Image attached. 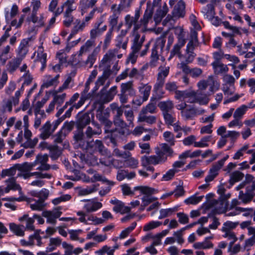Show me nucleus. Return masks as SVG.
<instances>
[{
    "instance_id": "obj_1",
    "label": "nucleus",
    "mask_w": 255,
    "mask_h": 255,
    "mask_svg": "<svg viewBox=\"0 0 255 255\" xmlns=\"http://www.w3.org/2000/svg\"><path fill=\"white\" fill-rule=\"evenodd\" d=\"M176 99L183 101L186 103L193 104L197 103L200 105H206L209 102V99L206 94L197 93L192 90L178 91L174 96Z\"/></svg>"
},
{
    "instance_id": "obj_2",
    "label": "nucleus",
    "mask_w": 255,
    "mask_h": 255,
    "mask_svg": "<svg viewBox=\"0 0 255 255\" xmlns=\"http://www.w3.org/2000/svg\"><path fill=\"white\" fill-rule=\"evenodd\" d=\"M169 72V67L160 66L158 68V73L157 75V80L154 85V90L157 93H164L162 92L166 77L168 75Z\"/></svg>"
},
{
    "instance_id": "obj_3",
    "label": "nucleus",
    "mask_w": 255,
    "mask_h": 255,
    "mask_svg": "<svg viewBox=\"0 0 255 255\" xmlns=\"http://www.w3.org/2000/svg\"><path fill=\"white\" fill-rule=\"evenodd\" d=\"M26 22L30 24L31 23L33 24V27L28 29V32L31 33L35 31V29L38 27L43 26L45 23L43 14H41L39 16L35 12H31L26 18Z\"/></svg>"
},
{
    "instance_id": "obj_4",
    "label": "nucleus",
    "mask_w": 255,
    "mask_h": 255,
    "mask_svg": "<svg viewBox=\"0 0 255 255\" xmlns=\"http://www.w3.org/2000/svg\"><path fill=\"white\" fill-rule=\"evenodd\" d=\"M166 159L167 158L164 156L163 152H158L157 153V155L143 156L141 159V164L143 167H146L149 164L156 165L165 162Z\"/></svg>"
},
{
    "instance_id": "obj_5",
    "label": "nucleus",
    "mask_w": 255,
    "mask_h": 255,
    "mask_svg": "<svg viewBox=\"0 0 255 255\" xmlns=\"http://www.w3.org/2000/svg\"><path fill=\"white\" fill-rule=\"evenodd\" d=\"M31 167L27 163H24L22 164H16L8 169L2 170L1 173V177L4 178L6 176H14L16 174L17 170L19 171H26L30 170Z\"/></svg>"
},
{
    "instance_id": "obj_6",
    "label": "nucleus",
    "mask_w": 255,
    "mask_h": 255,
    "mask_svg": "<svg viewBox=\"0 0 255 255\" xmlns=\"http://www.w3.org/2000/svg\"><path fill=\"white\" fill-rule=\"evenodd\" d=\"M20 94V91L17 90L15 92L14 96L2 101V107L4 112H11L12 111V105L16 106L18 104Z\"/></svg>"
},
{
    "instance_id": "obj_7",
    "label": "nucleus",
    "mask_w": 255,
    "mask_h": 255,
    "mask_svg": "<svg viewBox=\"0 0 255 255\" xmlns=\"http://www.w3.org/2000/svg\"><path fill=\"white\" fill-rule=\"evenodd\" d=\"M88 150L93 152L98 151L101 155L106 156L110 157L111 155V152L105 148L102 141L100 140L90 142Z\"/></svg>"
},
{
    "instance_id": "obj_8",
    "label": "nucleus",
    "mask_w": 255,
    "mask_h": 255,
    "mask_svg": "<svg viewBox=\"0 0 255 255\" xmlns=\"http://www.w3.org/2000/svg\"><path fill=\"white\" fill-rule=\"evenodd\" d=\"M205 112L204 109H197L193 106H189L185 110L181 112V116L185 120L192 119L197 115H201Z\"/></svg>"
},
{
    "instance_id": "obj_9",
    "label": "nucleus",
    "mask_w": 255,
    "mask_h": 255,
    "mask_svg": "<svg viewBox=\"0 0 255 255\" xmlns=\"http://www.w3.org/2000/svg\"><path fill=\"white\" fill-rule=\"evenodd\" d=\"M166 42L165 37L161 36L156 39L151 49V57H159V52H162Z\"/></svg>"
},
{
    "instance_id": "obj_10",
    "label": "nucleus",
    "mask_w": 255,
    "mask_h": 255,
    "mask_svg": "<svg viewBox=\"0 0 255 255\" xmlns=\"http://www.w3.org/2000/svg\"><path fill=\"white\" fill-rule=\"evenodd\" d=\"M110 203L114 205L113 210L116 213H120L121 214L129 213L130 211V208L128 206H125L124 203L116 198L111 199Z\"/></svg>"
},
{
    "instance_id": "obj_11",
    "label": "nucleus",
    "mask_w": 255,
    "mask_h": 255,
    "mask_svg": "<svg viewBox=\"0 0 255 255\" xmlns=\"http://www.w3.org/2000/svg\"><path fill=\"white\" fill-rule=\"evenodd\" d=\"M62 212L58 210L53 211H44L42 212V216L47 219L46 222L53 225L56 223V219L60 217Z\"/></svg>"
},
{
    "instance_id": "obj_12",
    "label": "nucleus",
    "mask_w": 255,
    "mask_h": 255,
    "mask_svg": "<svg viewBox=\"0 0 255 255\" xmlns=\"http://www.w3.org/2000/svg\"><path fill=\"white\" fill-rule=\"evenodd\" d=\"M39 130L40 131L39 137L43 140L49 138L54 132L52 128L51 123L49 121H47L43 125Z\"/></svg>"
},
{
    "instance_id": "obj_13",
    "label": "nucleus",
    "mask_w": 255,
    "mask_h": 255,
    "mask_svg": "<svg viewBox=\"0 0 255 255\" xmlns=\"http://www.w3.org/2000/svg\"><path fill=\"white\" fill-rule=\"evenodd\" d=\"M103 206L102 203L97 201L95 199L88 200L85 203L83 209L87 213H93L101 209Z\"/></svg>"
},
{
    "instance_id": "obj_14",
    "label": "nucleus",
    "mask_w": 255,
    "mask_h": 255,
    "mask_svg": "<svg viewBox=\"0 0 255 255\" xmlns=\"http://www.w3.org/2000/svg\"><path fill=\"white\" fill-rule=\"evenodd\" d=\"M74 139L82 149L89 150L90 142L85 139V135L82 131L79 130L74 135Z\"/></svg>"
},
{
    "instance_id": "obj_15",
    "label": "nucleus",
    "mask_w": 255,
    "mask_h": 255,
    "mask_svg": "<svg viewBox=\"0 0 255 255\" xmlns=\"http://www.w3.org/2000/svg\"><path fill=\"white\" fill-rule=\"evenodd\" d=\"M185 4L183 1H178L174 6L172 14L173 17H183L185 14Z\"/></svg>"
},
{
    "instance_id": "obj_16",
    "label": "nucleus",
    "mask_w": 255,
    "mask_h": 255,
    "mask_svg": "<svg viewBox=\"0 0 255 255\" xmlns=\"http://www.w3.org/2000/svg\"><path fill=\"white\" fill-rule=\"evenodd\" d=\"M23 60L16 56L9 60L6 65V71L10 74L13 73L19 67Z\"/></svg>"
},
{
    "instance_id": "obj_17",
    "label": "nucleus",
    "mask_w": 255,
    "mask_h": 255,
    "mask_svg": "<svg viewBox=\"0 0 255 255\" xmlns=\"http://www.w3.org/2000/svg\"><path fill=\"white\" fill-rule=\"evenodd\" d=\"M31 38L23 39L21 40L18 49H17V57L23 59L28 52V46L29 41Z\"/></svg>"
},
{
    "instance_id": "obj_18",
    "label": "nucleus",
    "mask_w": 255,
    "mask_h": 255,
    "mask_svg": "<svg viewBox=\"0 0 255 255\" xmlns=\"http://www.w3.org/2000/svg\"><path fill=\"white\" fill-rule=\"evenodd\" d=\"M211 65L213 67L214 73L217 75L226 73L229 71L227 65L224 64L219 60H215L212 63Z\"/></svg>"
},
{
    "instance_id": "obj_19",
    "label": "nucleus",
    "mask_w": 255,
    "mask_h": 255,
    "mask_svg": "<svg viewBox=\"0 0 255 255\" xmlns=\"http://www.w3.org/2000/svg\"><path fill=\"white\" fill-rule=\"evenodd\" d=\"M121 92L128 93L130 96L135 94V90L133 88V82L131 81L122 83L121 85Z\"/></svg>"
},
{
    "instance_id": "obj_20",
    "label": "nucleus",
    "mask_w": 255,
    "mask_h": 255,
    "mask_svg": "<svg viewBox=\"0 0 255 255\" xmlns=\"http://www.w3.org/2000/svg\"><path fill=\"white\" fill-rule=\"evenodd\" d=\"M158 106L162 111V114H164L167 113H171L174 107V104L171 101L168 100L160 102L158 104Z\"/></svg>"
},
{
    "instance_id": "obj_21",
    "label": "nucleus",
    "mask_w": 255,
    "mask_h": 255,
    "mask_svg": "<svg viewBox=\"0 0 255 255\" xmlns=\"http://www.w3.org/2000/svg\"><path fill=\"white\" fill-rule=\"evenodd\" d=\"M10 230L15 235L19 237H23L24 235V227L23 225H16L11 223L9 224Z\"/></svg>"
},
{
    "instance_id": "obj_22",
    "label": "nucleus",
    "mask_w": 255,
    "mask_h": 255,
    "mask_svg": "<svg viewBox=\"0 0 255 255\" xmlns=\"http://www.w3.org/2000/svg\"><path fill=\"white\" fill-rule=\"evenodd\" d=\"M151 89V86L148 84L141 83L138 87L140 94L142 95L143 101L147 100Z\"/></svg>"
},
{
    "instance_id": "obj_23",
    "label": "nucleus",
    "mask_w": 255,
    "mask_h": 255,
    "mask_svg": "<svg viewBox=\"0 0 255 255\" xmlns=\"http://www.w3.org/2000/svg\"><path fill=\"white\" fill-rule=\"evenodd\" d=\"M103 110V106L101 105L100 108L97 110V118L107 128H110L113 123L111 121L107 119L106 118L102 115V111Z\"/></svg>"
},
{
    "instance_id": "obj_24",
    "label": "nucleus",
    "mask_w": 255,
    "mask_h": 255,
    "mask_svg": "<svg viewBox=\"0 0 255 255\" xmlns=\"http://www.w3.org/2000/svg\"><path fill=\"white\" fill-rule=\"evenodd\" d=\"M114 123L119 132L124 134L128 125L122 119H114Z\"/></svg>"
},
{
    "instance_id": "obj_25",
    "label": "nucleus",
    "mask_w": 255,
    "mask_h": 255,
    "mask_svg": "<svg viewBox=\"0 0 255 255\" xmlns=\"http://www.w3.org/2000/svg\"><path fill=\"white\" fill-rule=\"evenodd\" d=\"M97 1L98 0H80L79 7L82 11V14H84L87 9L93 7Z\"/></svg>"
},
{
    "instance_id": "obj_26",
    "label": "nucleus",
    "mask_w": 255,
    "mask_h": 255,
    "mask_svg": "<svg viewBox=\"0 0 255 255\" xmlns=\"http://www.w3.org/2000/svg\"><path fill=\"white\" fill-rule=\"evenodd\" d=\"M90 118L89 114H83L77 120V128L79 129H82L84 127L88 125L90 123Z\"/></svg>"
},
{
    "instance_id": "obj_27",
    "label": "nucleus",
    "mask_w": 255,
    "mask_h": 255,
    "mask_svg": "<svg viewBox=\"0 0 255 255\" xmlns=\"http://www.w3.org/2000/svg\"><path fill=\"white\" fill-rule=\"evenodd\" d=\"M221 169L216 164L213 165L210 169L208 175L206 177L205 181L206 183H208L213 181L214 178L218 175V171Z\"/></svg>"
},
{
    "instance_id": "obj_28",
    "label": "nucleus",
    "mask_w": 255,
    "mask_h": 255,
    "mask_svg": "<svg viewBox=\"0 0 255 255\" xmlns=\"http://www.w3.org/2000/svg\"><path fill=\"white\" fill-rule=\"evenodd\" d=\"M95 128L93 129L91 127L87 128L85 132L87 138H91L95 135H100L102 133V129L100 126L98 124H94Z\"/></svg>"
},
{
    "instance_id": "obj_29",
    "label": "nucleus",
    "mask_w": 255,
    "mask_h": 255,
    "mask_svg": "<svg viewBox=\"0 0 255 255\" xmlns=\"http://www.w3.org/2000/svg\"><path fill=\"white\" fill-rule=\"evenodd\" d=\"M201 12L205 18L209 19L215 15L214 6L212 4H208L202 8Z\"/></svg>"
},
{
    "instance_id": "obj_30",
    "label": "nucleus",
    "mask_w": 255,
    "mask_h": 255,
    "mask_svg": "<svg viewBox=\"0 0 255 255\" xmlns=\"http://www.w3.org/2000/svg\"><path fill=\"white\" fill-rule=\"evenodd\" d=\"M178 207H174L172 208L160 209L159 210V216L158 217V219H162L171 216L178 210Z\"/></svg>"
},
{
    "instance_id": "obj_31",
    "label": "nucleus",
    "mask_w": 255,
    "mask_h": 255,
    "mask_svg": "<svg viewBox=\"0 0 255 255\" xmlns=\"http://www.w3.org/2000/svg\"><path fill=\"white\" fill-rule=\"evenodd\" d=\"M46 53L43 52L42 48H39L37 51V61L41 63V71H43L46 66Z\"/></svg>"
},
{
    "instance_id": "obj_32",
    "label": "nucleus",
    "mask_w": 255,
    "mask_h": 255,
    "mask_svg": "<svg viewBox=\"0 0 255 255\" xmlns=\"http://www.w3.org/2000/svg\"><path fill=\"white\" fill-rule=\"evenodd\" d=\"M7 187L5 189V192L7 193L10 190L21 191V188L20 185L16 183L15 179L14 178H10L6 180Z\"/></svg>"
},
{
    "instance_id": "obj_33",
    "label": "nucleus",
    "mask_w": 255,
    "mask_h": 255,
    "mask_svg": "<svg viewBox=\"0 0 255 255\" xmlns=\"http://www.w3.org/2000/svg\"><path fill=\"white\" fill-rule=\"evenodd\" d=\"M120 14V11L119 10H116L113 12V14L109 16L108 20L110 25L111 26L110 28H113V30H114V27L118 24Z\"/></svg>"
},
{
    "instance_id": "obj_34",
    "label": "nucleus",
    "mask_w": 255,
    "mask_h": 255,
    "mask_svg": "<svg viewBox=\"0 0 255 255\" xmlns=\"http://www.w3.org/2000/svg\"><path fill=\"white\" fill-rule=\"evenodd\" d=\"M246 188V192L247 193L254 194V191L255 190V182L245 183L242 182L239 184L237 187V190H239L242 188Z\"/></svg>"
},
{
    "instance_id": "obj_35",
    "label": "nucleus",
    "mask_w": 255,
    "mask_h": 255,
    "mask_svg": "<svg viewBox=\"0 0 255 255\" xmlns=\"http://www.w3.org/2000/svg\"><path fill=\"white\" fill-rule=\"evenodd\" d=\"M118 48H115L114 49L110 50L104 56L102 59V62L104 63H107L108 62L113 59L116 57L117 54L119 52Z\"/></svg>"
},
{
    "instance_id": "obj_36",
    "label": "nucleus",
    "mask_w": 255,
    "mask_h": 255,
    "mask_svg": "<svg viewBox=\"0 0 255 255\" xmlns=\"http://www.w3.org/2000/svg\"><path fill=\"white\" fill-rule=\"evenodd\" d=\"M208 82L209 85H210L209 91L214 93L215 91L218 90L220 88V83L215 80L214 77L212 75H210L208 77Z\"/></svg>"
},
{
    "instance_id": "obj_37",
    "label": "nucleus",
    "mask_w": 255,
    "mask_h": 255,
    "mask_svg": "<svg viewBox=\"0 0 255 255\" xmlns=\"http://www.w3.org/2000/svg\"><path fill=\"white\" fill-rule=\"evenodd\" d=\"M207 239L208 238H206L202 242H196L194 243L193 247L195 249H207L213 248V244L207 241Z\"/></svg>"
},
{
    "instance_id": "obj_38",
    "label": "nucleus",
    "mask_w": 255,
    "mask_h": 255,
    "mask_svg": "<svg viewBox=\"0 0 255 255\" xmlns=\"http://www.w3.org/2000/svg\"><path fill=\"white\" fill-rule=\"evenodd\" d=\"M107 26L106 25H104L101 28H93L90 30V38L93 40L101 35L103 33L107 30Z\"/></svg>"
},
{
    "instance_id": "obj_39",
    "label": "nucleus",
    "mask_w": 255,
    "mask_h": 255,
    "mask_svg": "<svg viewBox=\"0 0 255 255\" xmlns=\"http://www.w3.org/2000/svg\"><path fill=\"white\" fill-rule=\"evenodd\" d=\"M75 2L73 0H67L63 4L59 7H62L63 10L64 7L65 6L66 9L64 14L65 15L71 14L73 11L76 9V7H74L73 4Z\"/></svg>"
},
{
    "instance_id": "obj_40",
    "label": "nucleus",
    "mask_w": 255,
    "mask_h": 255,
    "mask_svg": "<svg viewBox=\"0 0 255 255\" xmlns=\"http://www.w3.org/2000/svg\"><path fill=\"white\" fill-rule=\"evenodd\" d=\"M48 149L50 151V156L53 160L58 158L61 153V150L56 145H50L48 147Z\"/></svg>"
},
{
    "instance_id": "obj_41",
    "label": "nucleus",
    "mask_w": 255,
    "mask_h": 255,
    "mask_svg": "<svg viewBox=\"0 0 255 255\" xmlns=\"http://www.w3.org/2000/svg\"><path fill=\"white\" fill-rule=\"evenodd\" d=\"M32 201L34 202L33 203L30 204V207L32 210L42 211L45 206V204L42 200L32 199Z\"/></svg>"
},
{
    "instance_id": "obj_42",
    "label": "nucleus",
    "mask_w": 255,
    "mask_h": 255,
    "mask_svg": "<svg viewBox=\"0 0 255 255\" xmlns=\"http://www.w3.org/2000/svg\"><path fill=\"white\" fill-rule=\"evenodd\" d=\"M10 47L9 45L5 46L0 53V64L4 65L9 58L8 54L10 51Z\"/></svg>"
},
{
    "instance_id": "obj_43",
    "label": "nucleus",
    "mask_w": 255,
    "mask_h": 255,
    "mask_svg": "<svg viewBox=\"0 0 255 255\" xmlns=\"http://www.w3.org/2000/svg\"><path fill=\"white\" fill-rule=\"evenodd\" d=\"M134 190H139L140 193L144 196H150L154 193L155 190L154 188L147 186H136L134 188Z\"/></svg>"
},
{
    "instance_id": "obj_44",
    "label": "nucleus",
    "mask_w": 255,
    "mask_h": 255,
    "mask_svg": "<svg viewBox=\"0 0 255 255\" xmlns=\"http://www.w3.org/2000/svg\"><path fill=\"white\" fill-rule=\"evenodd\" d=\"M136 21L134 20L132 17L130 15H127L125 17V24L128 27V30L129 29L132 25H134V31L139 29V25L136 24Z\"/></svg>"
},
{
    "instance_id": "obj_45",
    "label": "nucleus",
    "mask_w": 255,
    "mask_h": 255,
    "mask_svg": "<svg viewBox=\"0 0 255 255\" xmlns=\"http://www.w3.org/2000/svg\"><path fill=\"white\" fill-rule=\"evenodd\" d=\"M76 21L77 22V24L74 26L71 33L69 36V39L71 38L73 35L77 34L79 31H82L87 25V24L83 21L81 22L80 20H77Z\"/></svg>"
},
{
    "instance_id": "obj_46",
    "label": "nucleus",
    "mask_w": 255,
    "mask_h": 255,
    "mask_svg": "<svg viewBox=\"0 0 255 255\" xmlns=\"http://www.w3.org/2000/svg\"><path fill=\"white\" fill-rule=\"evenodd\" d=\"M95 41L93 39L90 38V39L88 40L84 45H83L79 50V55H81L85 52H87L89 51L90 48L95 46Z\"/></svg>"
},
{
    "instance_id": "obj_47",
    "label": "nucleus",
    "mask_w": 255,
    "mask_h": 255,
    "mask_svg": "<svg viewBox=\"0 0 255 255\" xmlns=\"http://www.w3.org/2000/svg\"><path fill=\"white\" fill-rule=\"evenodd\" d=\"M244 177V174L239 171L233 172L230 175V183L234 184L235 182L241 180Z\"/></svg>"
},
{
    "instance_id": "obj_48",
    "label": "nucleus",
    "mask_w": 255,
    "mask_h": 255,
    "mask_svg": "<svg viewBox=\"0 0 255 255\" xmlns=\"http://www.w3.org/2000/svg\"><path fill=\"white\" fill-rule=\"evenodd\" d=\"M142 45V44L141 42H139V34H136L134 36L131 46L132 51L134 53H138Z\"/></svg>"
},
{
    "instance_id": "obj_49",
    "label": "nucleus",
    "mask_w": 255,
    "mask_h": 255,
    "mask_svg": "<svg viewBox=\"0 0 255 255\" xmlns=\"http://www.w3.org/2000/svg\"><path fill=\"white\" fill-rule=\"evenodd\" d=\"M138 121L140 122H144L148 124H153L156 122V117L153 116H147L146 114L140 113Z\"/></svg>"
},
{
    "instance_id": "obj_50",
    "label": "nucleus",
    "mask_w": 255,
    "mask_h": 255,
    "mask_svg": "<svg viewBox=\"0 0 255 255\" xmlns=\"http://www.w3.org/2000/svg\"><path fill=\"white\" fill-rule=\"evenodd\" d=\"M211 138V135L204 136L199 141H196L194 142V146L195 147H208L209 146L208 142L210 140Z\"/></svg>"
},
{
    "instance_id": "obj_51",
    "label": "nucleus",
    "mask_w": 255,
    "mask_h": 255,
    "mask_svg": "<svg viewBox=\"0 0 255 255\" xmlns=\"http://www.w3.org/2000/svg\"><path fill=\"white\" fill-rule=\"evenodd\" d=\"M128 38H123L121 36H117L116 41V46L117 48L119 49L122 48L123 49H126L127 47V43L128 42Z\"/></svg>"
},
{
    "instance_id": "obj_52",
    "label": "nucleus",
    "mask_w": 255,
    "mask_h": 255,
    "mask_svg": "<svg viewBox=\"0 0 255 255\" xmlns=\"http://www.w3.org/2000/svg\"><path fill=\"white\" fill-rule=\"evenodd\" d=\"M136 226V223L134 222L131 223L129 227L122 231L119 236L120 239H123L127 237L128 235L134 229Z\"/></svg>"
},
{
    "instance_id": "obj_53",
    "label": "nucleus",
    "mask_w": 255,
    "mask_h": 255,
    "mask_svg": "<svg viewBox=\"0 0 255 255\" xmlns=\"http://www.w3.org/2000/svg\"><path fill=\"white\" fill-rule=\"evenodd\" d=\"M204 196H197L196 195H192L184 200L186 204L196 205L201 201Z\"/></svg>"
},
{
    "instance_id": "obj_54",
    "label": "nucleus",
    "mask_w": 255,
    "mask_h": 255,
    "mask_svg": "<svg viewBox=\"0 0 255 255\" xmlns=\"http://www.w3.org/2000/svg\"><path fill=\"white\" fill-rule=\"evenodd\" d=\"M255 196V194L244 193L242 191L239 193V198L244 203L250 202Z\"/></svg>"
},
{
    "instance_id": "obj_55",
    "label": "nucleus",
    "mask_w": 255,
    "mask_h": 255,
    "mask_svg": "<svg viewBox=\"0 0 255 255\" xmlns=\"http://www.w3.org/2000/svg\"><path fill=\"white\" fill-rule=\"evenodd\" d=\"M57 84L50 75H46L41 86L42 88H48L51 86H56Z\"/></svg>"
},
{
    "instance_id": "obj_56",
    "label": "nucleus",
    "mask_w": 255,
    "mask_h": 255,
    "mask_svg": "<svg viewBox=\"0 0 255 255\" xmlns=\"http://www.w3.org/2000/svg\"><path fill=\"white\" fill-rule=\"evenodd\" d=\"M109 157L108 159H105L104 158L100 159V163L102 164V165H104L106 166H109L111 165H113L115 167L117 168H120V167H122V165L121 166H117L116 163L119 162L118 161L115 160V159H113L111 158V156L110 157L108 156Z\"/></svg>"
},
{
    "instance_id": "obj_57",
    "label": "nucleus",
    "mask_w": 255,
    "mask_h": 255,
    "mask_svg": "<svg viewBox=\"0 0 255 255\" xmlns=\"http://www.w3.org/2000/svg\"><path fill=\"white\" fill-rule=\"evenodd\" d=\"M247 109V106L244 105L237 108L233 115L234 118H238L241 120Z\"/></svg>"
},
{
    "instance_id": "obj_58",
    "label": "nucleus",
    "mask_w": 255,
    "mask_h": 255,
    "mask_svg": "<svg viewBox=\"0 0 255 255\" xmlns=\"http://www.w3.org/2000/svg\"><path fill=\"white\" fill-rule=\"evenodd\" d=\"M156 109L155 104L153 103H150L145 107L142 108L140 113L143 114H147V113L153 114L155 113Z\"/></svg>"
},
{
    "instance_id": "obj_59",
    "label": "nucleus",
    "mask_w": 255,
    "mask_h": 255,
    "mask_svg": "<svg viewBox=\"0 0 255 255\" xmlns=\"http://www.w3.org/2000/svg\"><path fill=\"white\" fill-rule=\"evenodd\" d=\"M113 32V28H110L106 33L104 40V44L103 46V49L106 50L109 46L112 38Z\"/></svg>"
},
{
    "instance_id": "obj_60",
    "label": "nucleus",
    "mask_w": 255,
    "mask_h": 255,
    "mask_svg": "<svg viewBox=\"0 0 255 255\" xmlns=\"http://www.w3.org/2000/svg\"><path fill=\"white\" fill-rule=\"evenodd\" d=\"M164 139L171 145L173 146L175 144V139L174 134L170 131H165L163 134Z\"/></svg>"
},
{
    "instance_id": "obj_61",
    "label": "nucleus",
    "mask_w": 255,
    "mask_h": 255,
    "mask_svg": "<svg viewBox=\"0 0 255 255\" xmlns=\"http://www.w3.org/2000/svg\"><path fill=\"white\" fill-rule=\"evenodd\" d=\"M38 141V138L35 137L33 139H27V140L21 144V146L25 148H33L37 144Z\"/></svg>"
},
{
    "instance_id": "obj_62",
    "label": "nucleus",
    "mask_w": 255,
    "mask_h": 255,
    "mask_svg": "<svg viewBox=\"0 0 255 255\" xmlns=\"http://www.w3.org/2000/svg\"><path fill=\"white\" fill-rule=\"evenodd\" d=\"M67 136L66 133L61 129L53 136L54 142L55 143H61Z\"/></svg>"
},
{
    "instance_id": "obj_63",
    "label": "nucleus",
    "mask_w": 255,
    "mask_h": 255,
    "mask_svg": "<svg viewBox=\"0 0 255 255\" xmlns=\"http://www.w3.org/2000/svg\"><path fill=\"white\" fill-rule=\"evenodd\" d=\"M66 97V93H62V94H54L52 101L55 103V104L60 106L64 102Z\"/></svg>"
},
{
    "instance_id": "obj_64",
    "label": "nucleus",
    "mask_w": 255,
    "mask_h": 255,
    "mask_svg": "<svg viewBox=\"0 0 255 255\" xmlns=\"http://www.w3.org/2000/svg\"><path fill=\"white\" fill-rule=\"evenodd\" d=\"M161 224V222L159 221H152L147 223V224L145 225V226L143 227V230L144 231H148L149 230L158 227Z\"/></svg>"
}]
</instances>
